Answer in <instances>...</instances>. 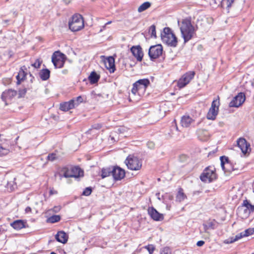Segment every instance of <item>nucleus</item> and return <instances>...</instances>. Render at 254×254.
<instances>
[{"instance_id": "1", "label": "nucleus", "mask_w": 254, "mask_h": 254, "mask_svg": "<svg viewBox=\"0 0 254 254\" xmlns=\"http://www.w3.org/2000/svg\"><path fill=\"white\" fill-rule=\"evenodd\" d=\"M178 24L180 25L182 36L185 43H186L193 37L195 30L189 19H183L180 24L178 21Z\"/></svg>"}, {"instance_id": "2", "label": "nucleus", "mask_w": 254, "mask_h": 254, "mask_svg": "<svg viewBox=\"0 0 254 254\" xmlns=\"http://www.w3.org/2000/svg\"><path fill=\"white\" fill-rule=\"evenodd\" d=\"M150 84V81L146 78L141 79L133 84L131 94L135 95L136 93L141 96L144 93L147 87Z\"/></svg>"}, {"instance_id": "3", "label": "nucleus", "mask_w": 254, "mask_h": 254, "mask_svg": "<svg viewBox=\"0 0 254 254\" xmlns=\"http://www.w3.org/2000/svg\"><path fill=\"white\" fill-rule=\"evenodd\" d=\"M83 175V171L78 167L63 168L60 173V176L64 178H78Z\"/></svg>"}, {"instance_id": "4", "label": "nucleus", "mask_w": 254, "mask_h": 254, "mask_svg": "<svg viewBox=\"0 0 254 254\" xmlns=\"http://www.w3.org/2000/svg\"><path fill=\"white\" fill-rule=\"evenodd\" d=\"M69 29L72 31H77L84 27V21L82 17L79 14L72 16L68 22Z\"/></svg>"}, {"instance_id": "5", "label": "nucleus", "mask_w": 254, "mask_h": 254, "mask_svg": "<svg viewBox=\"0 0 254 254\" xmlns=\"http://www.w3.org/2000/svg\"><path fill=\"white\" fill-rule=\"evenodd\" d=\"M200 180L204 182L210 183L216 179L215 168L214 166H208L203 171L200 176Z\"/></svg>"}, {"instance_id": "6", "label": "nucleus", "mask_w": 254, "mask_h": 254, "mask_svg": "<svg viewBox=\"0 0 254 254\" xmlns=\"http://www.w3.org/2000/svg\"><path fill=\"white\" fill-rule=\"evenodd\" d=\"M127 168L131 170H138L142 166L141 161L133 155H129L125 160Z\"/></svg>"}, {"instance_id": "7", "label": "nucleus", "mask_w": 254, "mask_h": 254, "mask_svg": "<svg viewBox=\"0 0 254 254\" xmlns=\"http://www.w3.org/2000/svg\"><path fill=\"white\" fill-rule=\"evenodd\" d=\"M66 60L65 55L60 51L54 53L52 57V62L56 68H62L64 66Z\"/></svg>"}, {"instance_id": "8", "label": "nucleus", "mask_w": 254, "mask_h": 254, "mask_svg": "<svg viewBox=\"0 0 254 254\" xmlns=\"http://www.w3.org/2000/svg\"><path fill=\"white\" fill-rule=\"evenodd\" d=\"M220 105L219 99L214 100L212 101L211 107L207 114V118L208 120H214L218 114L219 107Z\"/></svg>"}, {"instance_id": "9", "label": "nucleus", "mask_w": 254, "mask_h": 254, "mask_svg": "<svg viewBox=\"0 0 254 254\" xmlns=\"http://www.w3.org/2000/svg\"><path fill=\"white\" fill-rule=\"evenodd\" d=\"M238 211L239 214L244 212L243 217H247L251 212L254 211V205L251 204L248 200H245L243 201V205L238 208Z\"/></svg>"}, {"instance_id": "10", "label": "nucleus", "mask_w": 254, "mask_h": 254, "mask_svg": "<svg viewBox=\"0 0 254 254\" xmlns=\"http://www.w3.org/2000/svg\"><path fill=\"white\" fill-rule=\"evenodd\" d=\"M163 48L161 45L152 46L150 47L148 55L151 60L159 58L162 54Z\"/></svg>"}, {"instance_id": "11", "label": "nucleus", "mask_w": 254, "mask_h": 254, "mask_svg": "<svg viewBox=\"0 0 254 254\" xmlns=\"http://www.w3.org/2000/svg\"><path fill=\"white\" fill-rule=\"evenodd\" d=\"M195 72L190 71L187 72L181 78L178 82V86L180 88H182L186 86L190 81L194 77Z\"/></svg>"}, {"instance_id": "12", "label": "nucleus", "mask_w": 254, "mask_h": 254, "mask_svg": "<svg viewBox=\"0 0 254 254\" xmlns=\"http://www.w3.org/2000/svg\"><path fill=\"white\" fill-rule=\"evenodd\" d=\"M246 99L245 95L242 92L239 93L229 103L230 107H239L242 105Z\"/></svg>"}, {"instance_id": "13", "label": "nucleus", "mask_w": 254, "mask_h": 254, "mask_svg": "<svg viewBox=\"0 0 254 254\" xmlns=\"http://www.w3.org/2000/svg\"><path fill=\"white\" fill-rule=\"evenodd\" d=\"M163 42L169 46L176 47L178 44L177 38L175 34H170L169 36H162Z\"/></svg>"}, {"instance_id": "14", "label": "nucleus", "mask_w": 254, "mask_h": 254, "mask_svg": "<svg viewBox=\"0 0 254 254\" xmlns=\"http://www.w3.org/2000/svg\"><path fill=\"white\" fill-rule=\"evenodd\" d=\"M17 94V91L12 89L6 90L2 93L1 99L2 101L5 102V104L7 105V102L12 100Z\"/></svg>"}, {"instance_id": "15", "label": "nucleus", "mask_w": 254, "mask_h": 254, "mask_svg": "<svg viewBox=\"0 0 254 254\" xmlns=\"http://www.w3.org/2000/svg\"><path fill=\"white\" fill-rule=\"evenodd\" d=\"M112 176L116 181L121 180L125 176V171L119 167H113Z\"/></svg>"}, {"instance_id": "16", "label": "nucleus", "mask_w": 254, "mask_h": 254, "mask_svg": "<svg viewBox=\"0 0 254 254\" xmlns=\"http://www.w3.org/2000/svg\"><path fill=\"white\" fill-rule=\"evenodd\" d=\"M130 51L138 61L141 62L142 60L143 53L140 46H133L130 48Z\"/></svg>"}, {"instance_id": "17", "label": "nucleus", "mask_w": 254, "mask_h": 254, "mask_svg": "<svg viewBox=\"0 0 254 254\" xmlns=\"http://www.w3.org/2000/svg\"><path fill=\"white\" fill-rule=\"evenodd\" d=\"M237 144L244 154H246L249 150H251L250 144L244 138H240L237 140Z\"/></svg>"}, {"instance_id": "18", "label": "nucleus", "mask_w": 254, "mask_h": 254, "mask_svg": "<svg viewBox=\"0 0 254 254\" xmlns=\"http://www.w3.org/2000/svg\"><path fill=\"white\" fill-rule=\"evenodd\" d=\"M148 212L154 220L162 221L164 219L163 215L159 213L154 207L149 208Z\"/></svg>"}, {"instance_id": "19", "label": "nucleus", "mask_w": 254, "mask_h": 254, "mask_svg": "<svg viewBox=\"0 0 254 254\" xmlns=\"http://www.w3.org/2000/svg\"><path fill=\"white\" fill-rule=\"evenodd\" d=\"M105 65L106 67L110 70L111 73H113L115 71V59L112 57H109L104 62Z\"/></svg>"}, {"instance_id": "20", "label": "nucleus", "mask_w": 254, "mask_h": 254, "mask_svg": "<svg viewBox=\"0 0 254 254\" xmlns=\"http://www.w3.org/2000/svg\"><path fill=\"white\" fill-rule=\"evenodd\" d=\"M75 107L74 100L71 99L60 104V109L63 111H67Z\"/></svg>"}, {"instance_id": "21", "label": "nucleus", "mask_w": 254, "mask_h": 254, "mask_svg": "<svg viewBox=\"0 0 254 254\" xmlns=\"http://www.w3.org/2000/svg\"><path fill=\"white\" fill-rule=\"evenodd\" d=\"M57 241L63 244H65L67 241L68 237L64 231H59L55 236Z\"/></svg>"}, {"instance_id": "22", "label": "nucleus", "mask_w": 254, "mask_h": 254, "mask_svg": "<svg viewBox=\"0 0 254 254\" xmlns=\"http://www.w3.org/2000/svg\"><path fill=\"white\" fill-rule=\"evenodd\" d=\"M25 69H26V68L24 66L21 67L18 73V74L16 76L17 84H19L21 81L24 80L25 79L26 75V73L24 71Z\"/></svg>"}, {"instance_id": "23", "label": "nucleus", "mask_w": 254, "mask_h": 254, "mask_svg": "<svg viewBox=\"0 0 254 254\" xmlns=\"http://www.w3.org/2000/svg\"><path fill=\"white\" fill-rule=\"evenodd\" d=\"M25 223L21 220H17L10 223V226L16 230H19L25 227Z\"/></svg>"}, {"instance_id": "24", "label": "nucleus", "mask_w": 254, "mask_h": 254, "mask_svg": "<svg viewBox=\"0 0 254 254\" xmlns=\"http://www.w3.org/2000/svg\"><path fill=\"white\" fill-rule=\"evenodd\" d=\"M193 120L190 116H184L181 120V124L183 127H189Z\"/></svg>"}, {"instance_id": "25", "label": "nucleus", "mask_w": 254, "mask_h": 254, "mask_svg": "<svg viewBox=\"0 0 254 254\" xmlns=\"http://www.w3.org/2000/svg\"><path fill=\"white\" fill-rule=\"evenodd\" d=\"M100 75L95 71H92L88 77V79L91 84H95L97 83L100 79Z\"/></svg>"}, {"instance_id": "26", "label": "nucleus", "mask_w": 254, "mask_h": 254, "mask_svg": "<svg viewBox=\"0 0 254 254\" xmlns=\"http://www.w3.org/2000/svg\"><path fill=\"white\" fill-rule=\"evenodd\" d=\"M50 71L47 69H43L39 72V76L42 80H47L50 77Z\"/></svg>"}, {"instance_id": "27", "label": "nucleus", "mask_w": 254, "mask_h": 254, "mask_svg": "<svg viewBox=\"0 0 254 254\" xmlns=\"http://www.w3.org/2000/svg\"><path fill=\"white\" fill-rule=\"evenodd\" d=\"M113 169V167H109L107 168H103L102 169V174L101 177L102 178H105L107 177L110 175H112V170Z\"/></svg>"}, {"instance_id": "28", "label": "nucleus", "mask_w": 254, "mask_h": 254, "mask_svg": "<svg viewBox=\"0 0 254 254\" xmlns=\"http://www.w3.org/2000/svg\"><path fill=\"white\" fill-rule=\"evenodd\" d=\"M176 201L181 202L187 198L186 195L184 193L183 189L179 188L176 195Z\"/></svg>"}, {"instance_id": "29", "label": "nucleus", "mask_w": 254, "mask_h": 254, "mask_svg": "<svg viewBox=\"0 0 254 254\" xmlns=\"http://www.w3.org/2000/svg\"><path fill=\"white\" fill-rule=\"evenodd\" d=\"M16 178L12 177L7 181V187L10 190H13L17 188V184L15 182Z\"/></svg>"}, {"instance_id": "30", "label": "nucleus", "mask_w": 254, "mask_h": 254, "mask_svg": "<svg viewBox=\"0 0 254 254\" xmlns=\"http://www.w3.org/2000/svg\"><path fill=\"white\" fill-rule=\"evenodd\" d=\"M244 231L243 232H242L239 234H238L237 235H236L234 238H231V240H229V239H227V240H226L225 241V243L226 244H231V243H232L240 239H241L242 238L244 237H246L245 235H244Z\"/></svg>"}, {"instance_id": "31", "label": "nucleus", "mask_w": 254, "mask_h": 254, "mask_svg": "<svg viewBox=\"0 0 254 254\" xmlns=\"http://www.w3.org/2000/svg\"><path fill=\"white\" fill-rule=\"evenodd\" d=\"M203 226L204 232L208 233L209 229H214L215 228V223L213 221H208L206 223L203 224Z\"/></svg>"}, {"instance_id": "32", "label": "nucleus", "mask_w": 254, "mask_h": 254, "mask_svg": "<svg viewBox=\"0 0 254 254\" xmlns=\"http://www.w3.org/2000/svg\"><path fill=\"white\" fill-rule=\"evenodd\" d=\"M151 6L150 2L148 1L145 2L143 3L142 4H141L138 8V11L139 12H141L147 9H148L149 7H150Z\"/></svg>"}, {"instance_id": "33", "label": "nucleus", "mask_w": 254, "mask_h": 254, "mask_svg": "<svg viewBox=\"0 0 254 254\" xmlns=\"http://www.w3.org/2000/svg\"><path fill=\"white\" fill-rule=\"evenodd\" d=\"M223 170L225 172L230 173L234 171L233 167L232 166L230 162L227 163L224 168H222Z\"/></svg>"}, {"instance_id": "34", "label": "nucleus", "mask_w": 254, "mask_h": 254, "mask_svg": "<svg viewBox=\"0 0 254 254\" xmlns=\"http://www.w3.org/2000/svg\"><path fill=\"white\" fill-rule=\"evenodd\" d=\"M61 217L59 215H53L49 218L48 221L52 223H54L59 221Z\"/></svg>"}, {"instance_id": "35", "label": "nucleus", "mask_w": 254, "mask_h": 254, "mask_svg": "<svg viewBox=\"0 0 254 254\" xmlns=\"http://www.w3.org/2000/svg\"><path fill=\"white\" fill-rule=\"evenodd\" d=\"M8 149L3 147L1 144L0 143V156L6 155L8 154Z\"/></svg>"}, {"instance_id": "36", "label": "nucleus", "mask_w": 254, "mask_h": 254, "mask_svg": "<svg viewBox=\"0 0 254 254\" xmlns=\"http://www.w3.org/2000/svg\"><path fill=\"white\" fill-rule=\"evenodd\" d=\"M220 161L222 168H224L226 164L229 162L228 158L224 156L220 157Z\"/></svg>"}, {"instance_id": "37", "label": "nucleus", "mask_w": 254, "mask_h": 254, "mask_svg": "<svg viewBox=\"0 0 254 254\" xmlns=\"http://www.w3.org/2000/svg\"><path fill=\"white\" fill-rule=\"evenodd\" d=\"M174 34L171 29L169 27H165L164 29L163 33L161 34V37L162 36H169V35Z\"/></svg>"}, {"instance_id": "38", "label": "nucleus", "mask_w": 254, "mask_h": 254, "mask_svg": "<svg viewBox=\"0 0 254 254\" xmlns=\"http://www.w3.org/2000/svg\"><path fill=\"white\" fill-rule=\"evenodd\" d=\"M149 33L151 34V37L156 38V29L155 26L154 25H151L149 28Z\"/></svg>"}, {"instance_id": "39", "label": "nucleus", "mask_w": 254, "mask_h": 254, "mask_svg": "<svg viewBox=\"0 0 254 254\" xmlns=\"http://www.w3.org/2000/svg\"><path fill=\"white\" fill-rule=\"evenodd\" d=\"M144 248L146 249L148 251L149 254H153L155 250V247L152 245H149L148 246H146L144 247Z\"/></svg>"}, {"instance_id": "40", "label": "nucleus", "mask_w": 254, "mask_h": 254, "mask_svg": "<svg viewBox=\"0 0 254 254\" xmlns=\"http://www.w3.org/2000/svg\"><path fill=\"white\" fill-rule=\"evenodd\" d=\"M244 232L245 234L244 235H245L246 237L250 236L254 234V228H249L245 230Z\"/></svg>"}, {"instance_id": "41", "label": "nucleus", "mask_w": 254, "mask_h": 254, "mask_svg": "<svg viewBox=\"0 0 254 254\" xmlns=\"http://www.w3.org/2000/svg\"><path fill=\"white\" fill-rule=\"evenodd\" d=\"M57 158V155L55 153H52L49 154L47 156V160L50 161H54Z\"/></svg>"}, {"instance_id": "42", "label": "nucleus", "mask_w": 254, "mask_h": 254, "mask_svg": "<svg viewBox=\"0 0 254 254\" xmlns=\"http://www.w3.org/2000/svg\"><path fill=\"white\" fill-rule=\"evenodd\" d=\"M92 191V190L91 187H87L84 190L82 194L85 196H88L91 193Z\"/></svg>"}, {"instance_id": "43", "label": "nucleus", "mask_w": 254, "mask_h": 254, "mask_svg": "<svg viewBox=\"0 0 254 254\" xmlns=\"http://www.w3.org/2000/svg\"><path fill=\"white\" fill-rule=\"evenodd\" d=\"M221 6L222 7L226 6L227 8H229L230 7V3L228 0H222L221 2Z\"/></svg>"}, {"instance_id": "44", "label": "nucleus", "mask_w": 254, "mask_h": 254, "mask_svg": "<svg viewBox=\"0 0 254 254\" xmlns=\"http://www.w3.org/2000/svg\"><path fill=\"white\" fill-rule=\"evenodd\" d=\"M74 100L75 107L78 106L80 103L83 102V98L81 96H78Z\"/></svg>"}, {"instance_id": "45", "label": "nucleus", "mask_w": 254, "mask_h": 254, "mask_svg": "<svg viewBox=\"0 0 254 254\" xmlns=\"http://www.w3.org/2000/svg\"><path fill=\"white\" fill-rule=\"evenodd\" d=\"M160 254H172L170 249L169 247H165L161 250Z\"/></svg>"}, {"instance_id": "46", "label": "nucleus", "mask_w": 254, "mask_h": 254, "mask_svg": "<svg viewBox=\"0 0 254 254\" xmlns=\"http://www.w3.org/2000/svg\"><path fill=\"white\" fill-rule=\"evenodd\" d=\"M27 90L26 88H24L23 89H21L19 90L18 93V98H21L23 97L26 93Z\"/></svg>"}, {"instance_id": "47", "label": "nucleus", "mask_w": 254, "mask_h": 254, "mask_svg": "<svg viewBox=\"0 0 254 254\" xmlns=\"http://www.w3.org/2000/svg\"><path fill=\"white\" fill-rule=\"evenodd\" d=\"M41 64V62L39 60H37L35 62L32 64L34 67L38 68H39Z\"/></svg>"}, {"instance_id": "48", "label": "nucleus", "mask_w": 254, "mask_h": 254, "mask_svg": "<svg viewBox=\"0 0 254 254\" xmlns=\"http://www.w3.org/2000/svg\"><path fill=\"white\" fill-rule=\"evenodd\" d=\"M126 128L124 127H120L117 129V132L120 133H124V131L126 130Z\"/></svg>"}, {"instance_id": "49", "label": "nucleus", "mask_w": 254, "mask_h": 254, "mask_svg": "<svg viewBox=\"0 0 254 254\" xmlns=\"http://www.w3.org/2000/svg\"><path fill=\"white\" fill-rule=\"evenodd\" d=\"M148 147L150 149H153L154 147V143L152 141L148 142L147 143Z\"/></svg>"}, {"instance_id": "50", "label": "nucleus", "mask_w": 254, "mask_h": 254, "mask_svg": "<svg viewBox=\"0 0 254 254\" xmlns=\"http://www.w3.org/2000/svg\"><path fill=\"white\" fill-rule=\"evenodd\" d=\"M204 244V242L203 241H199L196 243V245L198 247L202 246Z\"/></svg>"}, {"instance_id": "51", "label": "nucleus", "mask_w": 254, "mask_h": 254, "mask_svg": "<svg viewBox=\"0 0 254 254\" xmlns=\"http://www.w3.org/2000/svg\"><path fill=\"white\" fill-rule=\"evenodd\" d=\"M92 127L93 128L98 129L101 127V126L100 125L97 124V125H94V126H92Z\"/></svg>"}, {"instance_id": "52", "label": "nucleus", "mask_w": 254, "mask_h": 254, "mask_svg": "<svg viewBox=\"0 0 254 254\" xmlns=\"http://www.w3.org/2000/svg\"><path fill=\"white\" fill-rule=\"evenodd\" d=\"M58 192L57 190H51L50 191V195H53V194H57Z\"/></svg>"}, {"instance_id": "53", "label": "nucleus", "mask_w": 254, "mask_h": 254, "mask_svg": "<svg viewBox=\"0 0 254 254\" xmlns=\"http://www.w3.org/2000/svg\"><path fill=\"white\" fill-rule=\"evenodd\" d=\"M25 212L26 213L31 212V207L28 206L25 209Z\"/></svg>"}, {"instance_id": "54", "label": "nucleus", "mask_w": 254, "mask_h": 254, "mask_svg": "<svg viewBox=\"0 0 254 254\" xmlns=\"http://www.w3.org/2000/svg\"><path fill=\"white\" fill-rule=\"evenodd\" d=\"M67 72L68 71L67 69H64L62 71L63 73L64 74H67Z\"/></svg>"}, {"instance_id": "55", "label": "nucleus", "mask_w": 254, "mask_h": 254, "mask_svg": "<svg viewBox=\"0 0 254 254\" xmlns=\"http://www.w3.org/2000/svg\"><path fill=\"white\" fill-rule=\"evenodd\" d=\"M235 0H228L229 2L230 3V7L231 6L232 4L233 3Z\"/></svg>"}, {"instance_id": "56", "label": "nucleus", "mask_w": 254, "mask_h": 254, "mask_svg": "<svg viewBox=\"0 0 254 254\" xmlns=\"http://www.w3.org/2000/svg\"><path fill=\"white\" fill-rule=\"evenodd\" d=\"M30 77H31V78L30 80H31V82H32V79H34V77L33 76H32V75H31V74H30Z\"/></svg>"}, {"instance_id": "57", "label": "nucleus", "mask_w": 254, "mask_h": 254, "mask_svg": "<svg viewBox=\"0 0 254 254\" xmlns=\"http://www.w3.org/2000/svg\"><path fill=\"white\" fill-rule=\"evenodd\" d=\"M111 22H112L111 21H108L107 23H106L105 25L109 24L111 23Z\"/></svg>"}, {"instance_id": "58", "label": "nucleus", "mask_w": 254, "mask_h": 254, "mask_svg": "<svg viewBox=\"0 0 254 254\" xmlns=\"http://www.w3.org/2000/svg\"><path fill=\"white\" fill-rule=\"evenodd\" d=\"M50 254H57L56 253H55V252H51Z\"/></svg>"}, {"instance_id": "59", "label": "nucleus", "mask_w": 254, "mask_h": 254, "mask_svg": "<svg viewBox=\"0 0 254 254\" xmlns=\"http://www.w3.org/2000/svg\"><path fill=\"white\" fill-rule=\"evenodd\" d=\"M129 101H131L130 95H129Z\"/></svg>"}, {"instance_id": "60", "label": "nucleus", "mask_w": 254, "mask_h": 254, "mask_svg": "<svg viewBox=\"0 0 254 254\" xmlns=\"http://www.w3.org/2000/svg\"><path fill=\"white\" fill-rule=\"evenodd\" d=\"M60 177H62L63 176H62V177H61V176H60ZM60 179H62V178H60Z\"/></svg>"}, {"instance_id": "61", "label": "nucleus", "mask_w": 254, "mask_h": 254, "mask_svg": "<svg viewBox=\"0 0 254 254\" xmlns=\"http://www.w3.org/2000/svg\"><path fill=\"white\" fill-rule=\"evenodd\" d=\"M254 254V253H253V254Z\"/></svg>"}]
</instances>
